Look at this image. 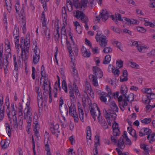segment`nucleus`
<instances>
[{
    "label": "nucleus",
    "mask_w": 155,
    "mask_h": 155,
    "mask_svg": "<svg viewBox=\"0 0 155 155\" xmlns=\"http://www.w3.org/2000/svg\"><path fill=\"white\" fill-rule=\"evenodd\" d=\"M61 35H63L64 36V38L65 37V36H67L65 27L64 26H63L61 28Z\"/></svg>",
    "instance_id": "obj_47"
},
{
    "label": "nucleus",
    "mask_w": 155,
    "mask_h": 155,
    "mask_svg": "<svg viewBox=\"0 0 155 155\" xmlns=\"http://www.w3.org/2000/svg\"><path fill=\"white\" fill-rule=\"evenodd\" d=\"M124 18L125 20L126 21V23L129 25L131 24H138L139 22L138 21L134 19L130 20L127 18Z\"/></svg>",
    "instance_id": "obj_16"
},
{
    "label": "nucleus",
    "mask_w": 155,
    "mask_h": 155,
    "mask_svg": "<svg viewBox=\"0 0 155 155\" xmlns=\"http://www.w3.org/2000/svg\"><path fill=\"white\" fill-rule=\"evenodd\" d=\"M125 97L127 101L132 102L134 99V95L133 93H130L127 96V97L126 95L125 96Z\"/></svg>",
    "instance_id": "obj_25"
},
{
    "label": "nucleus",
    "mask_w": 155,
    "mask_h": 155,
    "mask_svg": "<svg viewBox=\"0 0 155 155\" xmlns=\"http://www.w3.org/2000/svg\"><path fill=\"white\" fill-rule=\"evenodd\" d=\"M127 92V89L125 88H124V87H121L120 89V92L121 94H123L124 96H125V94Z\"/></svg>",
    "instance_id": "obj_48"
},
{
    "label": "nucleus",
    "mask_w": 155,
    "mask_h": 155,
    "mask_svg": "<svg viewBox=\"0 0 155 155\" xmlns=\"http://www.w3.org/2000/svg\"><path fill=\"white\" fill-rule=\"evenodd\" d=\"M147 138L148 140H150V143H152L155 141V133H153L151 135H148L147 137Z\"/></svg>",
    "instance_id": "obj_22"
},
{
    "label": "nucleus",
    "mask_w": 155,
    "mask_h": 155,
    "mask_svg": "<svg viewBox=\"0 0 155 155\" xmlns=\"http://www.w3.org/2000/svg\"><path fill=\"white\" fill-rule=\"evenodd\" d=\"M142 131H143L144 133V135H147L150 134L152 132L151 130L147 128H143L142 129Z\"/></svg>",
    "instance_id": "obj_30"
},
{
    "label": "nucleus",
    "mask_w": 155,
    "mask_h": 155,
    "mask_svg": "<svg viewBox=\"0 0 155 155\" xmlns=\"http://www.w3.org/2000/svg\"><path fill=\"white\" fill-rule=\"evenodd\" d=\"M45 68L43 65H42L41 68V78L43 77L44 78H47V75L45 74Z\"/></svg>",
    "instance_id": "obj_33"
},
{
    "label": "nucleus",
    "mask_w": 155,
    "mask_h": 155,
    "mask_svg": "<svg viewBox=\"0 0 155 155\" xmlns=\"http://www.w3.org/2000/svg\"><path fill=\"white\" fill-rule=\"evenodd\" d=\"M13 35L14 37V41L15 42V45L16 47L17 46V48L19 46V29L17 25H15V28L13 32Z\"/></svg>",
    "instance_id": "obj_5"
},
{
    "label": "nucleus",
    "mask_w": 155,
    "mask_h": 155,
    "mask_svg": "<svg viewBox=\"0 0 155 155\" xmlns=\"http://www.w3.org/2000/svg\"><path fill=\"white\" fill-rule=\"evenodd\" d=\"M1 145L3 149H5L8 147L9 144L7 143L6 141H2L1 142Z\"/></svg>",
    "instance_id": "obj_36"
},
{
    "label": "nucleus",
    "mask_w": 155,
    "mask_h": 155,
    "mask_svg": "<svg viewBox=\"0 0 155 155\" xmlns=\"http://www.w3.org/2000/svg\"><path fill=\"white\" fill-rule=\"evenodd\" d=\"M32 79L34 80L35 79V69L34 67H33L32 68Z\"/></svg>",
    "instance_id": "obj_57"
},
{
    "label": "nucleus",
    "mask_w": 155,
    "mask_h": 155,
    "mask_svg": "<svg viewBox=\"0 0 155 155\" xmlns=\"http://www.w3.org/2000/svg\"><path fill=\"white\" fill-rule=\"evenodd\" d=\"M45 79L44 81V84L43 85V90L45 89V86L46 85H48V84H49V85H50V82L48 81V77L45 78Z\"/></svg>",
    "instance_id": "obj_40"
},
{
    "label": "nucleus",
    "mask_w": 155,
    "mask_h": 155,
    "mask_svg": "<svg viewBox=\"0 0 155 155\" xmlns=\"http://www.w3.org/2000/svg\"><path fill=\"white\" fill-rule=\"evenodd\" d=\"M68 106L69 108V112L70 115L74 118L75 122H77L78 121V118L74 104H73L72 105V104H71L69 105H68Z\"/></svg>",
    "instance_id": "obj_4"
},
{
    "label": "nucleus",
    "mask_w": 155,
    "mask_h": 155,
    "mask_svg": "<svg viewBox=\"0 0 155 155\" xmlns=\"http://www.w3.org/2000/svg\"><path fill=\"white\" fill-rule=\"evenodd\" d=\"M88 0H81L80 2L79 0L74 1V5L77 9L84 10L87 7Z\"/></svg>",
    "instance_id": "obj_3"
},
{
    "label": "nucleus",
    "mask_w": 155,
    "mask_h": 155,
    "mask_svg": "<svg viewBox=\"0 0 155 155\" xmlns=\"http://www.w3.org/2000/svg\"><path fill=\"white\" fill-rule=\"evenodd\" d=\"M97 77H96L94 75H92L91 78L92 83L93 84L94 86H97L98 85V83L97 79Z\"/></svg>",
    "instance_id": "obj_23"
},
{
    "label": "nucleus",
    "mask_w": 155,
    "mask_h": 155,
    "mask_svg": "<svg viewBox=\"0 0 155 155\" xmlns=\"http://www.w3.org/2000/svg\"><path fill=\"white\" fill-rule=\"evenodd\" d=\"M151 118H145L141 120V122L144 124H147L150 122L151 121Z\"/></svg>",
    "instance_id": "obj_35"
},
{
    "label": "nucleus",
    "mask_w": 155,
    "mask_h": 155,
    "mask_svg": "<svg viewBox=\"0 0 155 155\" xmlns=\"http://www.w3.org/2000/svg\"><path fill=\"white\" fill-rule=\"evenodd\" d=\"M6 126L5 129L6 130L7 132V134L8 136L10 137L11 135V130L9 124L8 123H6L5 124Z\"/></svg>",
    "instance_id": "obj_34"
},
{
    "label": "nucleus",
    "mask_w": 155,
    "mask_h": 155,
    "mask_svg": "<svg viewBox=\"0 0 155 155\" xmlns=\"http://www.w3.org/2000/svg\"><path fill=\"white\" fill-rule=\"evenodd\" d=\"M15 8L16 10V13H18L19 11L20 8L19 2H18L15 4Z\"/></svg>",
    "instance_id": "obj_58"
},
{
    "label": "nucleus",
    "mask_w": 155,
    "mask_h": 155,
    "mask_svg": "<svg viewBox=\"0 0 155 155\" xmlns=\"http://www.w3.org/2000/svg\"><path fill=\"white\" fill-rule=\"evenodd\" d=\"M19 15L20 18H21V17L25 16V10L24 7H22L21 8Z\"/></svg>",
    "instance_id": "obj_56"
},
{
    "label": "nucleus",
    "mask_w": 155,
    "mask_h": 155,
    "mask_svg": "<svg viewBox=\"0 0 155 155\" xmlns=\"http://www.w3.org/2000/svg\"><path fill=\"white\" fill-rule=\"evenodd\" d=\"M109 113H110L109 119H110V118H111L114 120L116 119L117 115L115 111L114 110H111Z\"/></svg>",
    "instance_id": "obj_29"
},
{
    "label": "nucleus",
    "mask_w": 155,
    "mask_h": 155,
    "mask_svg": "<svg viewBox=\"0 0 155 155\" xmlns=\"http://www.w3.org/2000/svg\"><path fill=\"white\" fill-rule=\"evenodd\" d=\"M111 28L115 32L119 34L120 33V29L118 28L112 26L111 27Z\"/></svg>",
    "instance_id": "obj_52"
},
{
    "label": "nucleus",
    "mask_w": 155,
    "mask_h": 155,
    "mask_svg": "<svg viewBox=\"0 0 155 155\" xmlns=\"http://www.w3.org/2000/svg\"><path fill=\"white\" fill-rule=\"evenodd\" d=\"M16 114L15 112H14V114L13 115V119L14 122V127H17L18 126V125L17 123V119Z\"/></svg>",
    "instance_id": "obj_27"
},
{
    "label": "nucleus",
    "mask_w": 155,
    "mask_h": 155,
    "mask_svg": "<svg viewBox=\"0 0 155 155\" xmlns=\"http://www.w3.org/2000/svg\"><path fill=\"white\" fill-rule=\"evenodd\" d=\"M59 128V125L58 124H56L54 126L51 127L50 130L51 133L53 134H55L57 133H60Z\"/></svg>",
    "instance_id": "obj_17"
},
{
    "label": "nucleus",
    "mask_w": 155,
    "mask_h": 155,
    "mask_svg": "<svg viewBox=\"0 0 155 155\" xmlns=\"http://www.w3.org/2000/svg\"><path fill=\"white\" fill-rule=\"evenodd\" d=\"M111 110L110 109L108 110L107 111L105 109H104L103 110L104 116L106 118V119L109 118L110 113L109 112H110Z\"/></svg>",
    "instance_id": "obj_31"
},
{
    "label": "nucleus",
    "mask_w": 155,
    "mask_h": 155,
    "mask_svg": "<svg viewBox=\"0 0 155 155\" xmlns=\"http://www.w3.org/2000/svg\"><path fill=\"white\" fill-rule=\"evenodd\" d=\"M32 113L30 112L29 110H28V111L24 113V118L27 120V122L28 124L27 127L30 126L31 123L32 121Z\"/></svg>",
    "instance_id": "obj_10"
},
{
    "label": "nucleus",
    "mask_w": 155,
    "mask_h": 155,
    "mask_svg": "<svg viewBox=\"0 0 155 155\" xmlns=\"http://www.w3.org/2000/svg\"><path fill=\"white\" fill-rule=\"evenodd\" d=\"M111 141L114 143H117V139L116 136H111Z\"/></svg>",
    "instance_id": "obj_64"
},
{
    "label": "nucleus",
    "mask_w": 155,
    "mask_h": 155,
    "mask_svg": "<svg viewBox=\"0 0 155 155\" xmlns=\"http://www.w3.org/2000/svg\"><path fill=\"white\" fill-rule=\"evenodd\" d=\"M87 136L91 135V128L90 127L88 126L87 127Z\"/></svg>",
    "instance_id": "obj_61"
},
{
    "label": "nucleus",
    "mask_w": 155,
    "mask_h": 155,
    "mask_svg": "<svg viewBox=\"0 0 155 155\" xmlns=\"http://www.w3.org/2000/svg\"><path fill=\"white\" fill-rule=\"evenodd\" d=\"M69 94H70V96L72 97V99H71V100H73V101L75 100V97L74 95V91L73 90H70L69 91Z\"/></svg>",
    "instance_id": "obj_54"
},
{
    "label": "nucleus",
    "mask_w": 155,
    "mask_h": 155,
    "mask_svg": "<svg viewBox=\"0 0 155 155\" xmlns=\"http://www.w3.org/2000/svg\"><path fill=\"white\" fill-rule=\"evenodd\" d=\"M82 55L85 57L89 58L91 55L90 51H87L86 49L83 46L81 49Z\"/></svg>",
    "instance_id": "obj_18"
},
{
    "label": "nucleus",
    "mask_w": 155,
    "mask_h": 155,
    "mask_svg": "<svg viewBox=\"0 0 155 155\" xmlns=\"http://www.w3.org/2000/svg\"><path fill=\"white\" fill-rule=\"evenodd\" d=\"M110 106L111 108V110L118 112V109L116 104L114 101H112L110 103Z\"/></svg>",
    "instance_id": "obj_19"
},
{
    "label": "nucleus",
    "mask_w": 155,
    "mask_h": 155,
    "mask_svg": "<svg viewBox=\"0 0 155 155\" xmlns=\"http://www.w3.org/2000/svg\"><path fill=\"white\" fill-rule=\"evenodd\" d=\"M100 16L103 21L105 22L108 19L109 14L106 9H103L100 13Z\"/></svg>",
    "instance_id": "obj_11"
},
{
    "label": "nucleus",
    "mask_w": 155,
    "mask_h": 155,
    "mask_svg": "<svg viewBox=\"0 0 155 155\" xmlns=\"http://www.w3.org/2000/svg\"><path fill=\"white\" fill-rule=\"evenodd\" d=\"M21 19V25H26V20H25V16H24L23 17H21L20 18Z\"/></svg>",
    "instance_id": "obj_55"
},
{
    "label": "nucleus",
    "mask_w": 155,
    "mask_h": 155,
    "mask_svg": "<svg viewBox=\"0 0 155 155\" xmlns=\"http://www.w3.org/2000/svg\"><path fill=\"white\" fill-rule=\"evenodd\" d=\"M101 33H97L95 37V38L96 41L98 42L100 40H101V42L100 43V45L101 47H104L107 44V41L106 39V36L102 35L100 37Z\"/></svg>",
    "instance_id": "obj_6"
},
{
    "label": "nucleus",
    "mask_w": 155,
    "mask_h": 155,
    "mask_svg": "<svg viewBox=\"0 0 155 155\" xmlns=\"http://www.w3.org/2000/svg\"><path fill=\"white\" fill-rule=\"evenodd\" d=\"M116 64L117 66L120 68L122 67L123 66V61L121 60H120L119 61H117L116 62Z\"/></svg>",
    "instance_id": "obj_53"
},
{
    "label": "nucleus",
    "mask_w": 155,
    "mask_h": 155,
    "mask_svg": "<svg viewBox=\"0 0 155 155\" xmlns=\"http://www.w3.org/2000/svg\"><path fill=\"white\" fill-rule=\"evenodd\" d=\"M30 101H28L27 104H26V107L25 108V110L27 109V111H28V110H29L30 112H31V109L29 107V105L30 104Z\"/></svg>",
    "instance_id": "obj_63"
},
{
    "label": "nucleus",
    "mask_w": 155,
    "mask_h": 155,
    "mask_svg": "<svg viewBox=\"0 0 155 155\" xmlns=\"http://www.w3.org/2000/svg\"><path fill=\"white\" fill-rule=\"evenodd\" d=\"M74 16L77 19H80L81 21L84 23H87L89 19L88 17L85 15L84 13L78 10L73 11Z\"/></svg>",
    "instance_id": "obj_2"
},
{
    "label": "nucleus",
    "mask_w": 155,
    "mask_h": 155,
    "mask_svg": "<svg viewBox=\"0 0 155 155\" xmlns=\"http://www.w3.org/2000/svg\"><path fill=\"white\" fill-rule=\"evenodd\" d=\"M98 122L100 124L101 126L103 127L104 129H106L108 128V126L107 123L105 121L104 119L102 117H98Z\"/></svg>",
    "instance_id": "obj_12"
},
{
    "label": "nucleus",
    "mask_w": 155,
    "mask_h": 155,
    "mask_svg": "<svg viewBox=\"0 0 155 155\" xmlns=\"http://www.w3.org/2000/svg\"><path fill=\"white\" fill-rule=\"evenodd\" d=\"M13 61L14 62V71H17L18 70V65L16 61V56L15 55H13Z\"/></svg>",
    "instance_id": "obj_39"
},
{
    "label": "nucleus",
    "mask_w": 155,
    "mask_h": 155,
    "mask_svg": "<svg viewBox=\"0 0 155 155\" xmlns=\"http://www.w3.org/2000/svg\"><path fill=\"white\" fill-rule=\"evenodd\" d=\"M115 67L114 68H112V72L116 76H118L119 75V72L120 71L118 69H117L115 70Z\"/></svg>",
    "instance_id": "obj_51"
},
{
    "label": "nucleus",
    "mask_w": 155,
    "mask_h": 155,
    "mask_svg": "<svg viewBox=\"0 0 155 155\" xmlns=\"http://www.w3.org/2000/svg\"><path fill=\"white\" fill-rule=\"evenodd\" d=\"M62 88L64 90L66 93L68 92L67 84L65 80H63L62 82Z\"/></svg>",
    "instance_id": "obj_37"
},
{
    "label": "nucleus",
    "mask_w": 155,
    "mask_h": 155,
    "mask_svg": "<svg viewBox=\"0 0 155 155\" xmlns=\"http://www.w3.org/2000/svg\"><path fill=\"white\" fill-rule=\"evenodd\" d=\"M137 30L140 32L142 33H144L146 31V29L142 27H137Z\"/></svg>",
    "instance_id": "obj_44"
},
{
    "label": "nucleus",
    "mask_w": 155,
    "mask_h": 155,
    "mask_svg": "<svg viewBox=\"0 0 155 155\" xmlns=\"http://www.w3.org/2000/svg\"><path fill=\"white\" fill-rule=\"evenodd\" d=\"M91 48L92 49V52L94 54H96L99 53V51L98 50V47H96L95 48H93L91 47Z\"/></svg>",
    "instance_id": "obj_59"
},
{
    "label": "nucleus",
    "mask_w": 155,
    "mask_h": 155,
    "mask_svg": "<svg viewBox=\"0 0 155 155\" xmlns=\"http://www.w3.org/2000/svg\"><path fill=\"white\" fill-rule=\"evenodd\" d=\"M113 134L114 136H118L120 133V131L118 129H113Z\"/></svg>",
    "instance_id": "obj_46"
},
{
    "label": "nucleus",
    "mask_w": 155,
    "mask_h": 155,
    "mask_svg": "<svg viewBox=\"0 0 155 155\" xmlns=\"http://www.w3.org/2000/svg\"><path fill=\"white\" fill-rule=\"evenodd\" d=\"M34 52V54L33 56V62L35 64H36L38 63L40 58V51L39 49L38 48L37 46V44L35 45Z\"/></svg>",
    "instance_id": "obj_7"
},
{
    "label": "nucleus",
    "mask_w": 155,
    "mask_h": 155,
    "mask_svg": "<svg viewBox=\"0 0 155 155\" xmlns=\"http://www.w3.org/2000/svg\"><path fill=\"white\" fill-rule=\"evenodd\" d=\"M93 70L94 75L97 78H101L103 76V73L101 70L96 66L93 67Z\"/></svg>",
    "instance_id": "obj_9"
},
{
    "label": "nucleus",
    "mask_w": 155,
    "mask_h": 155,
    "mask_svg": "<svg viewBox=\"0 0 155 155\" xmlns=\"http://www.w3.org/2000/svg\"><path fill=\"white\" fill-rule=\"evenodd\" d=\"M73 85L74 86L73 88L74 91L75 93L76 96H80V93H79V91L78 89V87H77V86L75 84V82H73Z\"/></svg>",
    "instance_id": "obj_26"
},
{
    "label": "nucleus",
    "mask_w": 155,
    "mask_h": 155,
    "mask_svg": "<svg viewBox=\"0 0 155 155\" xmlns=\"http://www.w3.org/2000/svg\"><path fill=\"white\" fill-rule=\"evenodd\" d=\"M56 32L54 33V36L55 37V40L56 42L58 41L60 37V34L59 32V27H58L56 29Z\"/></svg>",
    "instance_id": "obj_24"
},
{
    "label": "nucleus",
    "mask_w": 155,
    "mask_h": 155,
    "mask_svg": "<svg viewBox=\"0 0 155 155\" xmlns=\"http://www.w3.org/2000/svg\"><path fill=\"white\" fill-rule=\"evenodd\" d=\"M95 143L94 145H99L100 144L99 141L100 139L99 138V136L97 135H96L95 137Z\"/></svg>",
    "instance_id": "obj_49"
},
{
    "label": "nucleus",
    "mask_w": 155,
    "mask_h": 155,
    "mask_svg": "<svg viewBox=\"0 0 155 155\" xmlns=\"http://www.w3.org/2000/svg\"><path fill=\"white\" fill-rule=\"evenodd\" d=\"M3 98L2 94L0 95V120L2 121L4 117V106L3 104Z\"/></svg>",
    "instance_id": "obj_8"
},
{
    "label": "nucleus",
    "mask_w": 155,
    "mask_h": 155,
    "mask_svg": "<svg viewBox=\"0 0 155 155\" xmlns=\"http://www.w3.org/2000/svg\"><path fill=\"white\" fill-rule=\"evenodd\" d=\"M130 63L131 64L130 66L131 67L137 69H138L139 68V66L135 63L133 62H130Z\"/></svg>",
    "instance_id": "obj_50"
},
{
    "label": "nucleus",
    "mask_w": 155,
    "mask_h": 155,
    "mask_svg": "<svg viewBox=\"0 0 155 155\" xmlns=\"http://www.w3.org/2000/svg\"><path fill=\"white\" fill-rule=\"evenodd\" d=\"M60 110L61 114L64 115H68V109L67 107V106L66 105H65L64 108L63 107H61L60 108Z\"/></svg>",
    "instance_id": "obj_20"
},
{
    "label": "nucleus",
    "mask_w": 155,
    "mask_h": 155,
    "mask_svg": "<svg viewBox=\"0 0 155 155\" xmlns=\"http://www.w3.org/2000/svg\"><path fill=\"white\" fill-rule=\"evenodd\" d=\"M62 16L65 20L67 18V13L66 8L65 7H63L62 8Z\"/></svg>",
    "instance_id": "obj_45"
},
{
    "label": "nucleus",
    "mask_w": 155,
    "mask_h": 155,
    "mask_svg": "<svg viewBox=\"0 0 155 155\" xmlns=\"http://www.w3.org/2000/svg\"><path fill=\"white\" fill-rule=\"evenodd\" d=\"M89 109L91 116L94 120H95L96 117L98 119L99 116L101 117L100 109L96 104L94 103L93 105H90Z\"/></svg>",
    "instance_id": "obj_1"
},
{
    "label": "nucleus",
    "mask_w": 155,
    "mask_h": 155,
    "mask_svg": "<svg viewBox=\"0 0 155 155\" xmlns=\"http://www.w3.org/2000/svg\"><path fill=\"white\" fill-rule=\"evenodd\" d=\"M144 92L147 94L150 95L152 92V89L151 88H144Z\"/></svg>",
    "instance_id": "obj_60"
},
{
    "label": "nucleus",
    "mask_w": 155,
    "mask_h": 155,
    "mask_svg": "<svg viewBox=\"0 0 155 155\" xmlns=\"http://www.w3.org/2000/svg\"><path fill=\"white\" fill-rule=\"evenodd\" d=\"M154 23H153L151 22L146 21L144 23V25L145 26H149L152 28H154L155 26V21L154 22Z\"/></svg>",
    "instance_id": "obj_43"
},
{
    "label": "nucleus",
    "mask_w": 155,
    "mask_h": 155,
    "mask_svg": "<svg viewBox=\"0 0 155 155\" xmlns=\"http://www.w3.org/2000/svg\"><path fill=\"white\" fill-rule=\"evenodd\" d=\"M146 97L147 98H148L149 100H151V99L155 98V94L152 93L150 95L147 94Z\"/></svg>",
    "instance_id": "obj_42"
},
{
    "label": "nucleus",
    "mask_w": 155,
    "mask_h": 155,
    "mask_svg": "<svg viewBox=\"0 0 155 155\" xmlns=\"http://www.w3.org/2000/svg\"><path fill=\"white\" fill-rule=\"evenodd\" d=\"M74 23L76 26V29L77 32L79 34H81L82 32V30L81 28V26L80 23L77 21L74 22Z\"/></svg>",
    "instance_id": "obj_21"
},
{
    "label": "nucleus",
    "mask_w": 155,
    "mask_h": 155,
    "mask_svg": "<svg viewBox=\"0 0 155 155\" xmlns=\"http://www.w3.org/2000/svg\"><path fill=\"white\" fill-rule=\"evenodd\" d=\"M111 56L109 55H107L105 57L104 61H103V64H109L111 60Z\"/></svg>",
    "instance_id": "obj_28"
},
{
    "label": "nucleus",
    "mask_w": 155,
    "mask_h": 155,
    "mask_svg": "<svg viewBox=\"0 0 155 155\" xmlns=\"http://www.w3.org/2000/svg\"><path fill=\"white\" fill-rule=\"evenodd\" d=\"M124 136H122L119 138L117 144V147L121 149H124L125 147L124 142Z\"/></svg>",
    "instance_id": "obj_13"
},
{
    "label": "nucleus",
    "mask_w": 155,
    "mask_h": 155,
    "mask_svg": "<svg viewBox=\"0 0 155 155\" xmlns=\"http://www.w3.org/2000/svg\"><path fill=\"white\" fill-rule=\"evenodd\" d=\"M107 94H105V93L104 92L101 93L100 98L102 101L105 102L106 101L107 99L105 97Z\"/></svg>",
    "instance_id": "obj_32"
},
{
    "label": "nucleus",
    "mask_w": 155,
    "mask_h": 155,
    "mask_svg": "<svg viewBox=\"0 0 155 155\" xmlns=\"http://www.w3.org/2000/svg\"><path fill=\"white\" fill-rule=\"evenodd\" d=\"M130 134L134 138V140L135 141L137 138V135L136 133V131L134 130H133L130 132Z\"/></svg>",
    "instance_id": "obj_38"
},
{
    "label": "nucleus",
    "mask_w": 155,
    "mask_h": 155,
    "mask_svg": "<svg viewBox=\"0 0 155 155\" xmlns=\"http://www.w3.org/2000/svg\"><path fill=\"white\" fill-rule=\"evenodd\" d=\"M128 72L126 70L123 71V75L120 77V81L121 82H123L125 81H127L128 80Z\"/></svg>",
    "instance_id": "obj_15"
},
{
    "label": "nucleus",
    "mask_w": 155,
    "mask_h": 155,
    "mask_svg": "<svg viewBox=\"0 0 155 155\" xmlns=\"http://www.w3.org/2000/svg\"><path fill=\"white\" fill-rule=\"evenodd\" d=\"M20 48L21 49L22 52L25 53V58L26 59L28 58L29 55V51H28L29 45L22 47L20 46Z\"/></svg>",
    "instance_id": "obj_14"
},
{
    "label": "nucleus",
    "mask_w": 155,
    "mask_h": 155,
    "mask_svg": "<svg viewBox=\"0 0 155 155\" xmlns=\"http://www.w3.org/2000/svg\"><path fill=\"white\" fill-rule=\"evenodd\" d=\"M112 51V49L110 47L105 48L103 50L104 52L106 54L111 52Z\"/></svg>",
    "instance_id": "obj_41"
},
{
    "label": "nucleus",
    "mask_w": 155,
    "mask_h": 155,
    "mask_svg": "<svg viewBox=\"0 0 155 155\" xmlns=\"http://www.w3.org/2000/svg\"><path fill=\"white\" fill-rule=\"evenodd\" d=\"M114 44L116 45V46L120 49V48L121 46V43L117 41H114Z\"/></svg>",
    "instance_id": "obj_62"
}]
</instances>
